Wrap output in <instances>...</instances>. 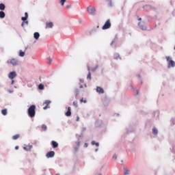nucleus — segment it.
<instances>
[{
  "mask_svg": "<svg viewBox=\"0 0 175 175\" xmlns=\"http://www.w3.org/2000/svg\"><path fill=\"white\" fill-rule=\"evenodd\" d=\"M27 114L30 118H33L36 116V105H31L27 109Z\"/></svg>",
  "mask_w": 175,
  "mask_h": 175,
  "instance_id": "nucleus-1",
  "label": "nucleus"
},
{
  "mask_svg": "<svg viewBox=\"0 0 175 175\" xmlns=\"http://www.w3.org/2000/svg\"><path fill=\"white\" fill-rule=\"evenodd\" d=\"M88 13L90 14V16H95L96 14V9L95 7L92 5H89L86 9Z\"/></svg>",
  "mask_w": 175,
  "mask_h": 175,
  "instance_id": "nucleus-2",
  "label": "nucleus"
},
{
  "mask_svg": "<svg viewBox=\"0 0 175 175\" xmlns=\"http://www.w3.org/2000/svg\"><path fill=\"white\" fill-rule=\"evenodd\" d=\"M167 62H168L167 68H174L175 66V62L170 58L169 56L165 57Z\"/></svg>",
  "mask_w": 175,
  "mask_h": 175,
  "instance_id": "nucleus-3",
  "label": "nucleus"
},
{
  "mask_svg": "<svg viewBox=\"0 0 175 175\" xmlns=\"http://www.w3.org/2000/svg\"><path fill=\"white\" fill-rule=\"evenodd\" d=\"M7 64H11L12 66H17L18 65V59L12 58L7 61Z\"/></svg>",
  "mask_w": 175,
  "mask_h": 175,
  "instance_id": "nucleus-4",
  "label": "nucleus"
},
{
  "mask_svg": "<svg viewBox=\"0 0 175 175\" xmlns=\"http://www.w3.org/2000/svg\"><path fill=\"white\" fill-rule=\"evenodd\" d=\"M111 28V23L110 22V19H107V21L105 23L103 26L102 27V29H109Z\"/></svg>",
  "mask_w": 175,
  "mask_h": 175,
  "instance_id": "nucleus-5",
  "label": "nucleus"
},
{
  "mask_svg": "<svg viewBox=\"0 0 175 175\" xmlns=\"http://www.w3.org/2000/svg\"><path fill=\"white\" fill-rule=\"evenodd\" d=\"M95 126L96 128H105V124H103V122L100 120H97L95 122Z\"/></svg>",
  "mask_w": 175,
  "mask_h": 175,
  "instance_id": "nucleus-6",
  "label": "nucleus"
},
{
  "mask_svg": "<svg viewBox=\"0 0 175 175\" xmlns=\"http://www.w3.org/2000/svg\"><path fill=\"white\" fill-rule=\"evenodd\" d=\"M15 77H17V73L16 71H12L8 74V78L10 80H13Z\"/></svg>",
  "mask_w": 175,
  "mask_h": 175,
  "instance_id": "nucleus-7",
  "label": "nucleus"
},
{
  "mask_svg": "<svg viewBox=\"0 0 175 175\" xmlns=\"http://www.w3.org/2000/svg\"><path fill=\"white\" fill-rule=\"evenodd\" d=\"M55 155V152L51 150L46 153V158H54Z\"/></svg>",
  "mask_w": 175,
  "mask_h": 175,
  "instance_id": "nucleus-8",
  "label": "nucleus"
},
{
  "mask_svg": "<svg viewBox=\"0 0 175 175\" xmlns=\"http://www.w3.org/2000/svg\"><path fill=\"white\" fill-rule=\"evenodd\" d=\"M96 91L98 94H105V90L100 86L96 87Z\"/></svg>",
  "mask_w": 175,
  "mask_h": 175,
  "instance_id": "nucleus-9",
  "label": "nucleus"
},
{
  "mask_svg": "<svg viewBox=\"0 0 175 175\" xmlns=\"http://www.w3.org/2000/svg\"><path fill=\"white\" fill-rule=\"evenodd\" d=\"M72 108L70 107H68L67 111L65 113V116H66V117H70L72 116Z\"/></svg>",
  "mask_w": 175,
  "mask_h": 175,
  "instance_id": "nucleus-10",
  "label": "nucleus"
},
{
  "mask_svg": "<svg viewBox=\"0 0 175 175\" xmlns=\"http://www.w3.org/2000/svg\"><path fill=\"white\" fill-rule=\"evenodd\" d=\"M21 20L23 23L28 21V12H25V16H22Z\"/></svg>",
  "mask_w": 175,
  "mask_h": 175,
  "instance_id": "nucleus-11",
  "label": "nucleus"
},
{
  "mask_svg": "<svg viewBox=\"0 0 175 175\" xmlns=\"http://www.w3.org/2000/svg\"><path fill=\"white\" fill-rule=\"evenodd\" d=\"M51 144L53 148H57L58 147V142L56 141H51Z\"/></svg>",
  "mask_w": 175,
  "mask_h": 175,
  "instance_id": "nucleus-12",
  "label": "nucleus"
},
{
  "mask_svg": "<svg viewBox=\"0 0 175 175\" xmlns=\"http://www.w3.org/2000/svg\"><path fill=\"white\" fill-rule=\"evenodd\" d=\"M53 27H54L53 22H49L46 23V28H53Z\"/></svg>",
  "mask_w": 175,
  "mask_h": 175,
  "instance_id": "nucleus-13",
  "label": "nucleus"
},
{
  "mask_svg": "<svg viewBox=\"0 0 175 175\" xmlns=\"http://www.w3.org/2000/svg\"><path fill=\"white\" fill-rule=\"evenodd\" d=\"M33 38L34 39H36V40H38V39H39V38H40V33H39V32H35L33 33Z\"/></svg>",
  "mask_w": 175,
  "mask_h": 175,
  "instance_id": "nucleus-14",
  "label": "nucleus"
},
{
  "mask_svg": "<svg viewBox=\"0 0 175 175\" xmlns=\"http://www.w3.org/2000/svg\"><path fill=\"white\" fill-rule=\"evenodd\" d=\"M32 147V145L29 144L28 146L23 147V150H25V151H29V150H31Z\"/></svg>",
  "mask_w": 175,
  "mask_h": 175,
  "instance_id": "nucleus-15",
  "label": "nucleus"
},
{
  "mask_svg": "<svg viewBox=\"0 0 175 175\" xmlns=\"http://www.w3.org/2000/svg\"><path fill=\"white\" fill-rule=\"evenodd\" d=\"M138 26L139 27L140 29H142V31H147V27L142 25L140 22L138 23Z\"/></svg>",
  "mask_w": 175,
  "mask_h": 175,
  "instance_id": "nucleus-16",
  "label": "nucleus"
},
{
  "mask_svg": "<svg viewBox=\"0 0 175 175\" xmlns=\"http://www.w3.org/2000/svg\"><path fill=\"white\" fill-rule=\"evenodd\" d=\"M5 9H6V5H5V4L3 3H0V10L3 11V10H5Z\"/></svg>",
  "mask_w": 175,
  "mask_h": 175,
  "instance_id": "nucleus-17",
  "label": "nucleus"
},
{
  "mask_svg": "<svg viewBox=\"0 0 175 175\" xmlns=\"http://www.w3.org/2000/svg\"><path fill=\"white\" fill-rule=\"evenodd\" d=\"M88 74L87 76V79L89 80H91L92 77H91V72L90 71V66H88Z\"/></svg>",
  "mask_w": 175,
  "mask_h": 175,
  "instance_id": "nucleus-18",
  "label": "nucleus"
},
{
  "mask_svg": "<svg viewBox=\"0 0 175 175\" xmlns=\"http://www.w3.org/2000/svg\"><path fill=\"white\" fill-rule=\"evenodd\" d=\"M6 16V14H5V12L0 11V18H5Z\"/></svg>",
  "mask_w": 175,
  "mask_h": 175,
  "instance_id": "nucleus-19",
  "label": "nucleus"
},
{
  "mask_svg": "<svg viewBox=\"0 0 175 175\" xmlns=\"http://www.w3.org/2000/svg\"><path fill=\"white\" fill-rule=\"evenodd\" d=\"M152 134L154 135V136H157V135H158V129H157V128L154 127L152 129Z\"/></svg>",
  "mask_w": 175,
  "mask_h": 175,
  "instance_id": "nucleus-20",
  "label": "nucleus"
},
{
  "mask_svg": "<svg viewBox=\"0 0 175 175\" xmlns=\"http://www.w3.org/2000/svg\"><path fill=\"white\" fill-rule=\"evenodd\" d=\"M79 146H75L74 147V151H73V154L76 155V154H77V151H79Z\"/></svg>",
  "mask_w": 175,
  "mask_h": 175,
  "instance_id": "nucleus-21",
  "label": "nucleus"
},
{
  "mask_svg": "<svg viewBox=\"0 0 175 175\" xmlns=\"http://www.w3.org/2000/svg\"><path fill=\"white\" fill-rule=\"evenodd\" d=\"M38 90H40V91H42V90H44V85H43L42 83L39 84Z\"/></svg>",
  "mask_w": 175,
  "mask_h": 175,
  "instance_id": "nucleus-22",
  "label": "nucleus"
},
{
  "mask_svg": "<svg viewBox=\"0 0 175 175\" xmlns=\"http://www.w3.org/2000/svg\"><path fill=\"white\" fill-rule=\"evenodd\" d=\"M152 115L154 116V117H155V116H157V117H159V111L158 110L154 111Z\"/></svg>",
  "mask_w": 175,
  "mask_h": 175,
  "instance_id": "nucleus-23",
  "label": "nucleus"
},
{
  "mask_svg": "<svg viewBox=\"0 0 175 175\" xmlns=\"http://www.w3.org/2000/svg\"><path fill=\"white\" fill-rule=\"evenodd\" d=\"M18 137H20V134H16V135L12 136V139L17 140V139H18Z\"/></svg>",
  "mask_w": 175,
  "mask_h": 175,
  "instance_id": "nucleus-24",
  "label": "nucleus"
},
{
  "mask_svg": "<svg viewBox=\"0 0 175 175\" xmlns=\"http://www.w3.org/2000/svg\"><path fill=\"white\" fill-rule=\"evenodd\" d=\"M25 55V52L22 51L21 50L19 51V57H24Z\"/></svg>",
  "mask_w": 175,
  "mask_h": 175,
  "instance_id": "nucleus-25",
  "label": "nucleus"
},
{
  "mask_svg": "<svg viewBox=\"0 0 175 175\" xmlns=\"http://www.w3.org/2000/svg\"><path fill=\"white\" fill-rule=\"evenodd\" d=\"M1 114H3V116H6V114H8V109H2Z\"/></svg>",
  "mask_w": 175,
  "mask_h": 175,
  "instance_id": "nucleus-26",
  "label": "nucleus"
},
{
  "mask_svg": "<svg viewBox=\"0 0 175 175\" xmlns=\"http://www.w3.org/2000/svg\"><path fill=\"white\" fill-rule=\"evenodd\" d=\"M113 58H114V59H118V58H120V54H118V53H115V54L113 55Z\"/></svg>",
  "mask_w": 175,
  "mask_h": 175,
  "instance_id": "nucleus-27",
  "label": "nucleus"
},
{
  "mask_svg": "<svg viewBox=\"0 0 175 175\" xmlns=\"http://www.w3.org/2000/svg\"><path fill=\"white\" fill-rule=\"evenodd\" d=\"M124 175L129 174V170L126 168H124Z\"/></svg>",
  "mask_w": 175,
  "mask_h": 175,
  "instance_id": "nucleus-28",
  "label": "nucleus"
},
{
  "mask_svg": "<svg viewBox=\"0 0 175 175\" xmlns=\"http://www.w3.org/2000/svg\"><path fill=\"white\" fill-rule=\"evenodd\" d=\"M99 68V66L96 65L94 68L91 69L92 72H96V70Z\"/></svg>",
  "mask_w": 175,
  "mask_h": 175,
  "instance_id": "nucleus-29",
  "label": "nucleus"
},
{
  "mask_svg": "<svg viewBox=\"0 0 175 175\" xmlns=\"http://www.w3.org/2000/svg\"><path fill=\"white\" fill-rule=\"evenodd\" d=\"M79 92H80V90L78 88H76L75 90V96H77L79 95Z\"/></svg>",
  "mask_w": 175,
  "mask_h": 175,
  "instance_id": "nucleus-30",
  "label": "nucleus"
},
{
  "mask_svg": "<svg viewBox=\"0 0 175 175\" xmlns=\"http://www.w3.org/2000/svg\"><path fill=\"white\" fill-rule=\"evenodd\" d=\"M51 103V101L50 100H46L44 102V104L46 106H49Z\"/></svg>",
  "mask_w": 175,
  "mask_h": 175,
  "instance_id": "nucleus-31",
  "label": "nucleus"
},
{
  "mask_svg": "<svg viewBox=\"0 0 175 175\" xmlns=\"http://www.w3.org/2000/svg\"><path fill=\"white\" fill-rule=\"evenodd\" d=\"M42 129L44 130V132H46V131H47V126H46V124H42Z\"/></svg>",
  "mask_w": 175,
  "mask_h": 175,
  "instance_id": "nucleus-32",
  "label": "nucleus"
},
{
  "mask_svg": "<svg viewBox=\"0 0 175 175\" xmlns=\"http://www.w3.org/2000/svg\"><path fill=\"white\" fill-rule=\"evenodd\" d=\"M116 40H117V36H115V38L111 41V46H113L114 43H116Z\"/></svg>",
  "mask_w": 175,
  "mask_h": 175,
  "instance_id": "nucleus-33",
  "label": "nucleus"
},
{
  "mask_svg": "<svg viewBox=\"0 0 175 175\" xmlns=\"http://www.w3.org/2000/svg\"><path fill=\"white\" fill-rule=\"evenodd\" d=\"M65 2H66V0H60L61 5L64 6V5H65Z\"/></svg>",
  "mask_w": 175,
  "mask_h": 175,
  "instance_id": "nucleus-34",
  "label": "nucleus"
},
{
  "mask_svg": "<svg viewBox=\"0 0 175 175\" xmlns=\"http://www.w3.org/2000/svg\"><path fill=\"white\" fill-rule=\"evenodd\" d=\"M108 5H109L110 8H112V7H113V3L111 2V0H109Z\"/></svg>",
  "mask_w": 175,
  "mask_h": 175,
  "instance_id": "nucleus-35",
  "label": "nucleus"
},
{
  "mask_svg": "<svg viewBox=\"0 0 175 175\" xmlns=\"http://www.w3.org/2000/svg\"><path fill=\"white\" fill-rule=\"evenodd\" d=\"M80 102H81V103H83H83H85L87 102V100H84V98H82L80 99Z\"/></svg>",
  "mask_w": 175,
  "mask_h": 175,
  "instance_id": "nucleus-36",
  "label": "nucleus"
},
{
  "mask_svg": "<svg viewBox=\"0 0 175 175\" xmlns=\"http://www.w3.org/2000/svg\"><path fill=\"white\" fill-rule=\"evenodd\" d=\"M72 105H73V106H75V107H78L77 102H76V101H74L72 103Z\"/></svg>",
  "mask_w": 175,
  "mask_h": 175,
  "instance_id": "nucleus-37",
  "label": "nucleus"
},
{
  "mask_svg": "<svg viewBox=\"0 0 175 175\" xmlns=\"http://www.w3.org/2000/svg\"><path fill=\"white\" fill-rule=\"evenodd\" d=\"M75 143L77 144V147H80V141L78 140Z\"/></svg>",
  "mask_w": 175,
  "mask_h": 175,
  "instance_id": "nucleus-38",
  "label": "nucleus"
},
{
  "mask_svg": "<svg viewBox=\"0 0 175 175\" xmlns=\"http://www.w3.org/2000/svg\"><path fill=\"white\" fill-rule=\"evenodd\" d=\"M91 144H92V146H96V142L92 141Z\"/></svg>",
  "mask_w": 175,
  "mask_h": 175,
  "instance_id": "nucleus-39",
  "label": "nucleus"
},
{
  "mask_svg": "<svg viewBox=\"0 0 175 175\" xmlns=\"http://www.w3.org/2000/svg\"><path fill=\"white\" fill-rule=\"evenodd\" d=\"M23 24H26V25H28V24H29V22H28V21H25V22H23Z\"/></svg>",
  "mask_w": 175,
  "mask_h": 175,
  "instance_id": "nucleus-40",
  "label": "nucleus"
},
{
  "mask_svg": "<svg viewBox=\"0 0 175 175\" xmlns=\"http://www.w3.org/2000/svg\"><path fill=\"white\" fill-rule=\"evenodd\" d=\"M113 159H117V154H114L113 155Z\"/></svg>",
  "mask_w": 175,
  "mask_h": 175,
  "instance_id": "nucleus-41",
  "label": "nucleus"
},
{
  "mask_svg": "<svg viewBox=\"0 0 175 175\" xmlns=\"http://www.w3.org/2000/svg\"><path fill=\"white\" fill-rule=\"evenodd\" d=\"M87 131V128L83 127V128H82V133H83V132H84V131Z\"/></svg>",
  "mask_w": 175,
  "mask_h": 175,
  "instance_id": "nucleus-42",
  "label": "nucleus"
},
{
  "mask_svg": "<svg viewBox=\"0 0 175 175\" xmlns=\"http://www.w3.org/2000/svg\"><path fill=\"white\" fill-rule=\"evenodd\" d=\"M48 59L49 61V64H51V62H53V59H51L50 57H48Z\"/></svg>",
  "mask_w": 175,
  "mask_h": 175,
  "instance_id": "nucleus-43",
  "label": "nucleus"
},
{
  "mask_svg": "<svg viewBox=\"0 0 175 175\" xmlns=\"http://www.w3.org/2000/svg\"><path fill=\"white\" fill-rule=\"evenodd\" d=\"M84 147H85V148H87V147H88V143H85Z\"/></svg>",
  "mask_w": 175,
  "mask_h": 175,
  "instance_id": "nucleus-44",
  "label": "nucleus"
},
{
  "mask_svg": "<svg viewBox=\"0 0 175 175\" xmlns=\"http://www.w3.org/2000/svg\"><path fill=\"white\" fill-rule=\"evenodd\" d=\"M8 92H9L10 94H13V90H8Z\"/></svg>",
  "mask_w": 175,
  "mask_h": 175,
  "instance_id": "nucleus-45",
  "label": "nucleus"
},
{
  "mask_svg": "<svg viewBox=\"0 0 175 175\" xmlns=\"http://www.w3.org/2000/svg\"><path fill=\"white\" fill-rule=\"evenodd\" d=\"M13 84H14V81L13 79H12L11 85H13Z\"/></svg>",
  "mask_w": 175,
  "mask_h": 175,
  "instance_id": "nucleus-46",
  "label": "nucleus"
},
{
  "mask_svg": "<svg viewBox=\"0 0 175 175\" xmlns=\"http://www.w3.org/2000/svg\"><path fill=\"white\" fill-rule=\"evenodd\" d=\"M48 106H49V105H46L45 107H43L44 110L47 109Z\"/></svg>",
  "mask_w": 175,
  "mask_h": 175,
  "instance_id": "nucleus-47",
  "label": "nucleus"
},
{
  "mask_svg": "<svg viewBox=\"0 0 175 175\" xmlns=\"http://www.w3.org/2000/svg\"><path fill=\"white\" fill-rule=\"evenodd\" d=\"M79 81H80L81 83H84V80H83V79H79Z\"/></svg>",
  "mask_w": 175,
  "mask_h": 175,
  "instance_id": "nucleus-48",
  "label": "nucleus"
},
{
  "mask_svg": "<svg viewBox=\"0 0 175 175\" xmlns=\"http://www.w3.org/2000/svg\"><path fill=\"white\" fill-rule=\"evenodd\" d=\"M24 25H25V23L23 22H22L21 27H23V28H24Z\"/></svg>",
  "mask_w": 175,
  "mask_h": 175,
  "instance_id": "nucleus-49",
  "label": "nucleus"
},
{
  "mask_svg": "<svg viewBox=\"0 0 175 175\" xmlns=\"http://www.w3.org/2000/svg\"><path fill=\"white\" fill-rule=\"evenodd\" d=\"M136 95H139V90H135Z\"/></svg>",
  "mask_w": 175,
  "mask_h": 175,
  "instance_id": "nucleus-50",
  "label": "nucleus"
},
{
  "mask_svg": "<svg viewBox=\"0 0 175 175\" xmlns=\"http://www.w3.org/2000/svg\"><path fill=\"white\" fill-rule=\"evenodd\" d=\"M96 146L97 147H99V142H96Z\"/></svg>",
  "mask_w": 175,
  "mask_h": 175,
  "instance_id": "nucleus-51",
  "label": "nucleus"
},
{
  "mask_svg": "<svg viewBox=\"0 0 175 175\" xmlns=\"http://www.w3.org/2000/svg\"><path fill=\"white\" fill-rule=\"evenodd\" d=\"M19 147L18 146H15V150H18Z\"/></svg>",
  "mask_w": 175,
  "mask_h": 175,
  "instance_id": "nucleus-52",
  "label": "nucleus"
},
{
  "mask_svg": "<svg viewBox=\"0 0 175 175\" xmlns=\"http://www.w3.org/2000/svg\"><path fill=\"white\" fill-rule=\"evenodd\" d=\"M83 136V133H81V135H78L79 137H81Z\"/></svg>",
  "mask_w": 175,
  "mask_h": 175,
  "instance_id": "nucleus-53",
  "label": "nucleus"
},
{
  "mask_svg": "<svg viewBox=\"0 0 175 175\" xmlns=\"http://www.w3.org/2000/svg\"><path fill=\"white\" fill-rule=\"evenodd\" d=\"M98 151H99V149L98 148H96L95 149V152H98Z\"/></svg>",
  "mask_w": 175,
  "mask_h": 175,
  "instance_id": "nucleus-54",
  "label": "nucleus"
},
{
  "mask_svg": "<svg viewBox=\"0 0 175 175\" xmlns=\"http://www.w3.org/2000/svg\"><path fill=\"white\" fill-rule=\"evenodd\" d=\"M80 120V118L79 116H77V121H79Z\"/></svg>",
  "mask_w": 175,
  "mask_h": 175,
  "instance_id": "nucleus-55",
  "label": "nucleus"
},
{
  "mask_svg": "<svg viewBox=\"0 0 175 175\" xmlns=\"http://www.w3.org/2000/svg\"><path fill=\"white\" fill-rule=\"evenodd\" d=\"M67 8H68V9H70V5H68Z\"/></svg>",
  "mask_w": 175,
  "mask_h": 175,
  "instance_id": "nucleus-56",
  "label": "nucleus"
},
{
  "mask_svg": "<svg viewBox=\"0 0 175 175\" xmlns=\"http://www.w3.org/2000/svg\"><path fill=\"white\" fill-rule=\"evenodd\" d=\"M79 88H83V85H81L79 86Z\"/></svg>",
  "mask_w": 175,
  "mask_h": 175,
  "instance_id": "nucleus-57",
  "label": "nucleus"
},
{
  "mask_svg": "<svg viewBox=\"0 0 175 175\" xmlns=\"http://www.w3.org/2000/svg\"><path fill=\"white\" fill-rule=\"evenodd\" d=\"M137 77H138V79H140V77H140V75H137Z\"/></svg>",
  "mask_w": 175,
  "mask_h": 175,
  "instance_id": "nucleus-58",
  "label": "nucleus"
},
{
  "mask_svg": "<svg viewBox=\"0 0 175 175\" xmlns=\"http://www.w3.org/2000/svg\"><path fill=\"white\" fill-rule=\"evenodd\" d=\"M139 21H142V18H138Z\"/></svg>",
  "mask_w": 175,
  "mask_h": 175,
  "instance_id": "nucleus-59",
  "label": "nucleus"
},
{
  "mask_svg": "<svg viewBox=\"0 0 175 175\" xmlns=\"http://www.w3.org/2000/svg\"><path fill=\"white\" fill-rule=\"evenodd\" d=\"M25 51L28 50V47H27V46L25 47Z\"/></svg>",
  "mask_w": 175,
  "mask_h": 175,
  "instance_id": "nucleus-60",
  "label": "nucleus"
},
{
  "mask_svg": "<svg viewBox=\"0 0 175 175\" xmlns=\"http://www.w3.org/2000/svg\"><path fill=\"white\" fill-rule=\"evenodd\" d=\"M129 132H133V130H130Z\"/></svg>",
  "mask_w": 175,
  "mask_h": 175,
  "instance_id": "nucleus-61",
  "label": "nucleus"
},
{
  "mask_svg": "<svg viewBox=\"0 0 175 175\" xmlns=\"http://www.w3.org/2000/svg\"><path fill=\"white\" fill-rule=\"evenodd\" d=\"M121 162H122V163L124 162V161L122 160Z\"/></svg>",
  "mask_w": 175,
  "mask_h": 175,
  "instance_id": "nucleus-62",
  "label": "nucleus"
},
{
  "mask_svg": "<svg viewBox=\"0 0 175 175\" xmlns=\"http://www.w3.org/2000/svg\"><path fill=\"white\" fill-rule=\"evenodd\" d=\"M55 175H59V174H56Z\"/></svg>",
  "mask_w": 175,
  "mask_h": 175,
  "instance_id": "nucleus-63",
  "label": "nucleus"
},
{
  "mask_svg": "<svg viewBox=\"0 0 175 175\" xmlns=\"http://www.w3.org/2000/svg\"><path fill=\"white\" fill-rule=\"evenodd\" d=\"M174 50H175V46H174Z\"/></svg>",
  "mask_w": 175,
  "mask_h": 175,
  "instance_id": "nucleus-64",
  "label": "nucleus"
}]
</instances>
